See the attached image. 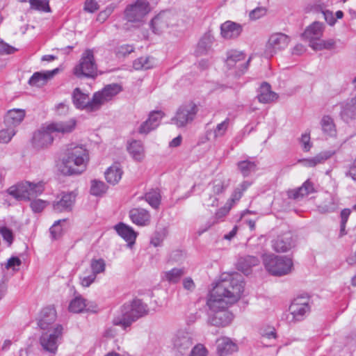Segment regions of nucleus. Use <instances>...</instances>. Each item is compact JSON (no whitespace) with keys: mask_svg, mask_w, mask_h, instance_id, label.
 <instances>
[{"mask_svg":"<svg viewBox=\"0 0 356 356\" xmlns=\"http://www.w3.org/2000/svg\"><path fill=\"white\" fill-rule=\"evenodd\" d=\"M173 22L172 14L163 11L155 16L150 22L154 33L160 34L163 32Z\"/></svg>","mask_w":356,"mask_h":356,"instance_id":"nucleus-17","label":"nucleus"},{"mask_svg":"<svg viewBox=\"0 0 356 356\" xmlns=\"http://www.w3.org/2000/svg\"><path fill=\"white\" fill-rule=\"evenodd\" d=\"M132 222L138 226L145 227L150 223L151 216L148 211L142 208H134L129 211Z\"/></svg>","mask_w":356,"mask_h":356,"instance_id":"nucleus-21","label":"nucleus"},{"mask_svg":"<svg viewBox=\"0 0 356 356\" xmlns=\"http://www.w3.org/2000/svg\"><path fill=\"white\" fill-rule=\"evenodd\" d=\"M243 289L244 283L241 275L223 273L221 275L207 297V305L209 309L208 325L225 327L232 323L234 316L228 307L240 299Z\"/></svg>","mask_w":356,"mask_h":356,"instance_id":"nucleus-1","label":"nucleus"},{"mask_svg":"<svg viewBox=\"0 0 356 356\" xmlns=\"http://www.w3.org/2000/svg\"><path fill=\"white\" fill-rule=\"evenodd\" d=\"M276 338V333L274 330H272L269 332H265L261 333V343H263L264 346H268V344H266L267 340H275Z\"/></svg>","mask_w":356,"mask_h":356,"instance_id":"nucleus-60","label":"nucleus"},{"mask_svg":"<svg viewBox=\"0 0 356 356\" xmlns=\"http://www.w3.org/2000/svg\"><path fill=\"white\" fill-rule=\"evenodd\" d=\"M259 264V259L254 256H245L238 259L237 261V269L245 275L251 273V268Z\"/></svg>","mask_w":356,"mask_h":356,"instance_id":"nucleus-33","label":"nucleus"},{"mask_svg":"<svg viewBox=\"0 0 356 356\" xmlns=\"http://www.w3.org/2000/svg\"><path fill=\"white\" fill-rule=\"evenodd\" d=\"M266 13V9L264 7H258L250 13L249 17L251 19L256 20L264 16Z\"/></svg>","mask_w":356,"mask_h":356,"instance_id":"nucleus-57","label":"nucleus"},{"mask_svg":"<svg viewBox=\"0 0 356 356\" xmlns=\"http://www.w3.org/2000/svg\"><path fill=\"white\" fill-rule=\"evenodd\" d=\"M238 351L237 344L229 337L217 340V353L219 356H228Z\"/></svg>","mask_w":356,"mask_h":356,"instance_id":"nucleus-22","label":"nucleus"},{"mask_svg":"<svg viewBox=\"0 0 356 356\" xmlns=\"http://www.w3.org/2000/svg\"><path fill=\"white\" fill-rule=\"evenodd\" d=\"M322 129L324 133L329 136H333L335 134L336 129L334 124L333 119L329 115H325L323 117L321 122Z\"/></svg>","mask_w":356,"mask_h":356,"instance_id":"nucleus-43","label":"nucleus"},{"mask_svg":"<svg viewBox=\"0 0 356 356\" xmlns=\"http://www.w3.org/2000/svg\"><path fill=\"white\" fill-rule=\"evenodd\" d=\"M232 207V203L227 202L224 207L220 208L215 213L213 219L209 220L204 225L202 226L197 231V234L201 235L213 225L216 224L219 220L223 218L229 211Z\"/></svg>","mask_w":356,"mask_h":356,"instance_id":"nucleus-28","label":"nucleus"},{"mask_svg":"<svg viewBox=\"0 0 356 356\" xmlns=\"http://www.w3.org/2000/svg\"><path fill=\"white\" fill-rule=\"evenodd\" d=\"M167 236V230L165 229H163L161 231L156 232L150 241L152 245L154 247L161 246L163 240Z\"/></svg>","mask_w":356,"mask_h":356,"instance_id":"nucleus-49","label":"nucleus"},{"mask_svg":"<svg viewBox=\"0 0 356 356\" xmlns=\"http://www.w3.org/2000/svg\"><path fill=\"white\" fill-rule=\"evenodd\" d=\"M277 94L271 90L270 84L266 82H264L261 85L257 95V98L259 102L268 104L277 99Z\"/></svg>","mask_w":356,"mask_h":356,"instance_id":"nucleus-31","label":"nucleus"},{"mask_svg":"<svg viewBox=\"0 0 356 356\" xmlns=\"http://www.w3.org/2000/svg\"><path fill=\"white\" fill-rule=\"evenodd\" d=\"M323 24L319 22H314L310 26H309L304 33L302 34V37L309 42L318 41L323 33Z\"/></svg>","mask_w":356,"mask_h":356,"instance_id":"nucleus-23","label":"nucleus"},{"mask_svg":"<svg viewBox=\"0 0 356 356\" xmlns=\"http://www.w3.org/2000/svg\"><path fill=\"white\" fill-rule=\"evenodd\" d=\"M207 353L206 348L202 344H198L193 347L189 356H207Z\"/></svg>","mask_w":356,"mask_h":356,"instance_id":"nucleus-59","label":"nucleus"},{"mask_svg":"<svg viewBox=\"0 0 356 356\" xmlns=\"http://www.w3.org/2000/svg\"><path fill=\"white\" fill-rule=\"evenodd\" d=\"M163 115L164 114L161 111H154L151 112L148 119L140 125L138 133L143 135L148 134L159 125L160 121Z\"/></svg>","mask_w":356,"mask_h":356,"instance_id":"nucleus-18","label":"nucleus"},{"mask_svg":"<svg viewBox=\"0 0 356 356\" xmlns=\"http://www.w3.org/2000/svg\"><path fill=\"white\" fill-rule=\"evenodd\" d=\"M238 168L243 177H248L251 172L256 170V164L254 162L245 160L238 163Z\"/></svg>","mask_w":356,"mask_h":356,"instance_id":"nucleus-44","label":"nucleus"},{"mask_svg":"<svg viewBox=\"0 0 356 356\" xmlns=\"http://www.w3.org/2000/svg\"><path fill=\"white\" fill-rule=\"evenodd\" d=\"M289 310V314L287 318L289 322L302 321L310 312L309 299L303 296L295 298Z\"/></svg>","mask_w":356,"mask_h":356,"instance_id":"nucleus-12","label":"nucleus"},{"mask_svg":"<svg viewBox=\"0 0 356 356\" xmlns=\"http://www.w3.org/2000/svg\"><path fill=\"white\" fill-rule=\"evenodd\" d=\"M58 71V69H54L51 71L44 72H35L30 78L29 83L33 86L40 87L44 86L49 79H51Z\"/></svg>","mask_w":356,"mask_h":356,"instance_id":"nucleus-32","label":"nucleus"},{"mask_svg":"<svg viewBox=\"0 0 356 356\" xmlns=\"http://www.w3.org/2000/svg\"><path fill=\"white\" fill-rule=\"evenodd\" d=\"M106 191V186L103 181L92 180L91 182L90 193L93 195H100Z\"/></svg>","mask_w":356,"mask_h":356,"instance_id":"nucleus-46","label":"nucleus"},{"mask_svg":"<svg viewBox=\"0 0 356 356\" xmlns=\"http://www.w3.org/2000/svg\"><path fill=\"white\" fill-rule=\"evenodd\" d=\"M271 244L276 252H286L295 247V240L291 232H286L277 235Z\"/></svg>","mask_w":356,"mask_h":356,"instance_id":"nucleus-16","label":"nucleus"},{"mask_svg":"<svg viewBox=\"0 0 356 356\" xmlns=\"http://www.w3.org/2000/svg\"><path fill=\"white\" fill-rule=\"evenodd\" d=\"M134 48L129 44H122L116 49L115 53L118 57H124L133 52Z\"/></svg>","mask_w":356,"mask_h":356,"instance_id":"nucleus-56","label":"nucleus"},{"mask_svg":"<svg viewBox=\"0 0 356 356\" xmlns=\"http://www.w3.org/2000/svg\"><path fill=\"white\" fill-rule=\"evenodd\" d=\"M86 300L81 296H76L69 305V310L73 313H81L86 307Z\"/></svg>","mask_w":356,"mask_h":356,"instance_id":"nucleus-42","label":"nucleus"},{"mask_svg":"<svg viewBox=\"0 0 356 356\" xmlns=\"http://www.w3.org/2000/svg\"><path fill=\"white\" fill-rule=\"evenodd\" d=\"M250 61V58L246 60L243 52L232 50L227 53L226 65L229 70H234V74L239 76L246 71Z\"/></svg>","mask_w":356,"mask_h":356,"instance_id":"nucleus-13","label":"nucleus"},{"mask_svg":"<svg viewBox=\"0 0 356 356\" xmlns=\"http://www.w3.org/2000/svg\"><path fill=\"white\" fill-rule=\"evenodd\" d=\"M122 175V171L119 164L115 163L109 167L105 172V178L107 182L115 185L121 179Z\"/></svg>","mask_w":356,"mask_h":356,"instance_id":"nucleus-37","label":"nucleus"},{"mask_svg":"<svg viewBox=\"0 0 356 356\" xmlns=\"http://www.w3.org/2000/svg\"><path fill=\"white\" fill-rule=\"evenodd\" d=\"M148 312L147 305L140 299H135L131 302L122 305L120 314L113 318V324L125 329L138 318L146 316Z\"/></svg>","mask_w":356,"mask_h":356,"instance_id":"nucleus-4","label":"nucleus"},{"mask_svg":"<svg viewBox=\"0 0 356 356\" xmlns=\"http://www.w3.org/2000/svg\"><path fill=\"white\" fill-rule=\"evenodd\" d=\"M340 106V116L343 121L349 122L356 120V95L341 102Z\"/></svg>","mask_w":356,"mask_h":356,"instance_id":"nucleus-20","label":"nucleus"},{"mask_svg":"<svg viewBox=\"0 0 356 356\" xmlns=\"http://www.w3.org/2000/svg\"><path fill=\"white\" fill-rule=\"evenodd\" d=\"M229 121V119L227 118L223 122H222L221 123L218 124L216 126V128L215 129V130L213 131L214 138H216L218 137H221L225 134V132L227 129V127H228Z\"/></svg>","mask_w":356,"mask_h":356,"instance_id":"nucleus-53","label":"nucleus"},{"mask_svg":"<svg viewBox=\"0 0 356 356\" xmlns=\"http://www.w3.org/2000/svg\"><path fill=\"white\" fill-rule=\"evenodd\" d=\"M250 185L251 183L248 181H243L239 186L235 189L230 201L234 202L236 200H238L241 197L243 192L245 191Z\"/></svg>","mask_w":356,"mask_h":356,"instance_id":"nucleus-52","label":"nucleus"},{"mask_svg":"<svg viewBox=\"0 0 356 356\" xmlns=\"http://www.w3.org/2000/svg\"><path fill=\"white\" fill-rule=\"evenodd\" d=\"M74 201L75 194L73 192L63 193L60 200L53 203V209L57 213L71 211Z\"/></svg>","mask_w":356,"mask_h":356,"instance_id":"nucleus-25","label":"nucleus"},{"mask_svg":"<svg viewBox=\"0 0 356 356\" xmlns=\"http://www.w3.org/2000/svg\"><path fill=\"white\" fill-rule=\"evenodd\" d=\"M171 342L174 351L177 355H183L193 345V338L187 328H181L174 333Z\"/></svg>","mask_w":356,"mask_h":356,"instance_id":"nucleus-11","label":"nucleus"},{"mask_svg":"<svg viewBox=\"0 0 356 356\" xmlns=\"http://www.w3.org/2000/svg\"><path fill=\"white\" fill-rule=\"evenodd\" d=\"M65 219L58 220L50 227L49 232L53 239H58L62 235L63 228L60 224L61 222H65Z\"/></svg>","mask_w":356,"mask_h":356,"instance_id":"nucleus-50","label":"nucleus"},{"mask_svg":"<svg viewBox=\"0 0 356 356\" xmlns=\"http://www.w3.org/2000/svg\"><path fill=\"white\" fill-rule=\"evenodd\" d=\"M334 154V151H325L321 152L314 157L310 159H299L298 162L305 167H314L318 163H323Z\"/></svg>","mask_w":356,"mask_h":356,"instance_id":"nucleus-35","label":"nucleus"},{"mask_svg":"<svg viewBox=\"0 0 356 356\" xmlns=\"http://www.w3.org/2000/svg\"><path fill=\"white\" fill-rule=\"evenodd\" d=\"M122 88L117 83L106 85L102 90L95 92L90 99L88 94L83 92L79 88L72 93L73 104L76 108L87 112H95L112 100L120 91Z\"/></svg>","mask_w":356,"mask_h":356,"instance_id":"nucleus-2","label":"nucleus"},{"mask_svg":"<svg viewBox=\"0 0 356 356\" xmlns=\"http://www.w3.org/2000/svg\"><path fill=\"white\" fill-rule=\"evenodd\" d=\"M56 319V312L53 307H45L41 312L40 318L38 325L40 329L48 331L52 330L56 325L54 322Z\"/></svg>","mask_w":356,"mask_h":356,"instance_id":"nucleus-19","label":"nucleus"},{"mask_svg":"<svg viewBox=\"0 0 356 356\" xmlns=\"http://www.w3.org/2000/svg\"><path fill=\"white\" fill-rule=\"evenodd\" d=\"M16 134V130L11 127H7L0 131V143H8Z\"/></svg>","mask_w":356,"mask_h":356,"instance_id":"nucleus-51","label":"nucleus"},{"mask_svg":"<svg viewBox=\"0 0 356 356\" xmlns=\"http://www.w3.org/2000/svg\"><path fill=\"white\" fill-rule=\"evenodd\" d=\"M47 204L48 202L40 199H36L31 202L30 206L33 212L39 213L41 212L47 206Z\"/></svg>","mask_w":356,"mask_h":356,"instance_id":"nucleus-54","label":"nucleus"},{"mask_svg":"<svg viewBox=\"0 0 356 356\" xmlns=\"http://www.w3.org/2000/svg\"><path fill=\"white\" fill-rule=\"evenodd\" d=\"M127 149L135 160L141 161L143 159L144 148L141 141L133 140L129 143Z\"/></svg>","mask_w":356,"mask_h":356,"instance_id":"nucleus-39","label":"nucleus"},{"mask_svg":"<svg viewBox=\"0 0 356 356\" xmlns=\"http://www.w3.org/2000/svg\"><path fill=\"white\" fill-rule=\"evenodd\" d=\"M300 142L305 152H309L312 147V144L310 142L309 134H303L300 138Z\"/></svg>","mask_w":356,"mask_h":356,"instance_id":"nucleus-58","label":"nucleus"},{"mask_svg":"<svg viewBox=\"0 0 356 356\" xmlns=\"http://www.w3.org/2000/svg\"><path fill=\"white\" fill-rule=\"evenodd\" d=\"M105 266V262L102 259H92L90 263L91 273L97 276V274L104 272Z\"/></svg>","mask_w":356,"mask_h":356,"instance_id":"nucleus-48","label":"nucleus"},{"mask_svg":"<svg viewBox=\"0 0 356 356\" xmlns=\"http://www.w3.org/2000/svg\"><path fill=\"white\" fill-rule=\"evenodd\" d=\"M221 35L225 39H233L238 37L242 32L241 24L227 21L220 26Z\"/></svg>","mask_w":356,"mask_h":356,"instance_id":"nucleus-27","label":"nucleus"},{"mask_svg":"<svg viewBox=\"0 0 356 356\" xmlns=\"http://www.w3.org/2000/svg\"><path fill=\"white\" fill-rule=\"evenodd\" d=\"M63 326L56 325L52 330L43 332L40 338V343L42 348L50 353L55 354L63 335Z\"/></svg>","mask_w":356,"mask_h":356,"instance_id":"nucleus-10","label":"nucleus"},{"mask_svg":"<svg viewBox=\"0 0 356 356\" xmlns=\"http://www.w3.org/2000/svg\"><path fill=\"white\" fill-rule=\"evenodd\" d=\"M115 229L122 238L128 242L129 245H131L135 243L137 233L131 227L123 222H120L115 226Z\"/></svg>","mask_w":356,"mask_h":356,"instance_id":"nucleus-30","label":"nucleus"},{"mask_svg":"<svg viewBox=\"0 0 356 356\" xmlns=\"http://www.w3.org/2000/svg\"><path fill=\"white\" fill-rule=\"evenodd\" d=\"M53 140L52 132L48 129L47 125L33 133L31 144L35 149H41L48 147Z\"/></svg>","mask_w":356,"mask_h":356,"instance_id":"nucleus-15","label":"nucleus"},{"mask_svg":"<svg viewBox=\"0 0 356 356\" xmlns=\"http://www.w3.org/2000/svg\"><path fill=\"white\" fill-rule=\"evenodd\" d=\"M25 117V111L19 108L9 110L5 118L4 123L6 127L16 128L23 121Z\"/></svg>","mask_w":356,"mask_h":356,"instance_id":"nucleus-26","label":"nucleus"},{"mask_svg":"<svg viewBox=\"0 0 356 356\" xmlns=\"http://www.w3.org/2000/svg\"><path fill=\"white\" fill-rule=\"evenodd\" d=\"M0 233L3 239L8 243V245H10L13 243V236L10 229L7 227H2L0 229Z\"/></svg>","mask_w":356,"mask_h":356,"instance_id":"nucleus-61","label":"nucleus"},{"mask_svg":"<svg viewBox=\"0 0 356 356\" xmlns=\"http://www.w3.org/2000/svg\"><path fill=\"white\" fill-rule=\"evenodd\" d=\"M219 199L216 195L209 193L203 200V204L207 207H215L218 205Z\"/></svg>","mask_w":356,"mask_h":356,"instance_id":"nucleus-55","label":"nucleus"},{"mask_svg":"<svg viewBox=\"0 0 356 356\" xmlns=\"http://www.w3.org/2000/svg\"><path fill=\"white\" fill-rule=\"evenodd\" d=\"M145 200L153 208H158L160 204L161 196L159 192L157 190H152L147 193L145 195Z\"/></svg>","mask_w":356,"mask_h":356,"instance_id":"nucleus-45","label":"nucleus"},{"mask_svg":"<svg viewBox=\"0 0 356 356\" xmlns=\"http://www.w3.org/2000/svg\"><path fill=\"white\" fill-rule=\"evenodd\" d=\"M150 6L147 0H137L128 5L124 12V19L138 27L144 22L145 16L150 12Z\"/></svg>","mask_w":356,"mask_h":356,"instance_id":"nucleus-7","label":"nucleus"},{"mask_svg":"<svg viewBox=\"0 0 356 356\" xmlns=\"http://www.w3.org/2000/svg\"><path fill=\"white\" fill-rule=\"evenodd\" d=\"M290 42L289 38L281 33L273 34L268 39L266 46L265 55L272 57L277 51L285 49Z\"/></svg>","mask_w":356,"mask_h":356,"instance_id":"nucleus-14","label":"nucleus"},{"mask_svg":"<svg viewBox=\"0 0 356 356\" xmlns=\"http://www.w3.org/2000/svg\"><path fill=\"white\" fill-rule=\"evenodd\" d=\"M321 14L323 16L325 20L330 25L332 26L335 24L336 19L334 17L333 13L328 10H323L321 9Z\"/></svg>","mask_w":356,"mask_h":356,"instance_id":"nucleus-62","label":"nucleus"},{"mask_svg":"<svg viewBox=\"0 0 356 356\" xmlns=\"http://www.w3.org/2000/svg\"><path fill=\"white\" fill-rule=\"evenodd\" d=\"M99 8L97 3L95 0H86L84 10L89 13H94Z\"/></svg>","mask_w":356,"mask_h":356,"instance_id":"nucleus-64","label":"nucleus"},{"mask_svg":"<svg viewBox=\"0 0 356 356\" xmlns=\"http://www.w3.org/2000/svg\"><path fill=\"white\" fill-rule=\"evenodd\" d=\"M88 161V152L83 146L70 144L65 150L58 169L65 175H79L86 169Z\"/></svg>","mask_w":356,"mask_h":356,"instance_id":"nucleus-3","label":"nucleus"},{"mask_svg":"<svg viewBox=\"0 0 356 356\" xmlns=\"http://www.w3.org/2000/svg\"><path fill=\"white\" fill-rule=\"evenodd\" d=\"M213 42V36L210 32L206 33L200 40L195 54L196 56H202L206 54L211 47Z\"/></svg>","mask_w":356,"mask_h":356,"instance_id":"nucleus-36","label":"nucleus"},{"mask_svg":"<svg viewBox=\"0 0 356 356\" xmlns=\"http://www.w3.org/2000/svg\"><path fill=\"white\" fill-rule=\"evenodd\" d=\"M198 111V106L193 102L182 104L172 118V122L177 127H184L194 120Z\"/></svg>","mask_w":356,"mask_h":356,"instance_id":"nucleus-9","label":"nucleus"},{"mask_svg":"<svg viewBox=\"0 0 356 356\" xmlns=\"http://www.w3.org/2000/svg\"><path fill=\"white\" fill-rule=\"evenodd\" d=\"M156 65V60L150 56L140 57L133 63V67L136 70H149L154 67Z\"/></svg>","mask_w":356,"mask_h":356,"instance_id":"nucleus-38","label":"nucleus"},{"mask_svg":"<svg viewBox=\"0 0 356 356\" xmlns=\"http://www.w3.org/2000/svg\"><path fill=\"white\" fill-rule=\"evenodd\" d=\"M76 125L75 119L72 118L67 121H59L48 124V129L53 133L66 134L72 132Z\"/></svg>","mask_w":356,"mask_h":356,"instance_id":"nucleus-24","label":"nucleus"},{"mask_svg":"<svg viewBox=\"0 0 356 356\" xmlns=\"http://www.w3.org/2000/svg\"><path fill=\"white\" fill-rule=\"evenodd\" d=\"M263 263L266 270L275 276L286 275L293 268V261L290 257L273 254L264 255Z\"/></svg>","mask_w":356,"mask_h":356,"instance_id":"nucleus-6","label":"nucleus"},{"mask_svg":"<svg viewBox=\"0 0 356 356\" xmlns=\"http://www.w3.org/2000/svg\"><path fill=\"white\" fill-rule=\"evenodd\" d=\"M336 42L333 39L327 40H319L317 42H312L309 47L315 51H321L323 49L330 50L335 47Z\"/></svg>","mask_w":356,"mask_h":356,"instance_id":"nucleus-40","label":"nucleus"},{"mask_svg":"<svg viewBox=\"0 0 356 356\" xmlns=\"http://www.w3.org/2000/svg\"><path fill=\"white\" fill-rule=\"evenodd\" d=\"M314 184L309 179L303 183V184L296 188L288 192L289 197L294 200H300L309 194L315 193Z\"/></svg>","mask_w":356,"mask_h":356,"instance_id":"nucleus-29","label":"nucleus"},{"mask_svg":"<svg viewBox=\"0 0 356 356\" xmlns=\"http://www.w3.org/2000/svg\"><path fill=\"white\" fill-rule=\"evenodd\" d=\"M44 189V184L42 181H21L9 187L7 193L17 200H29L42 194Z\"/></svg>","mask_w":356,"mask_h":356,"instance_id":"nucleus-5","label":"nucleus"},{"mask_svg":"<svg viewBox=\"0 0 356 356\" xmlns=\"http://www.w3.org/2000/svg\"><path fill=\"white\" fill-rule=\"evenodd\" d=\"M184 275V270L182 268H172L164 273V279L169 283H177Z\"/></svg>","mask_w":356,"mask_h":356,"instance_id":"nucleus-41","label":"nucleus"},{"mask_svg":"<svg viewBox=\"0 0 356 356\" xmlns=\"http://www.w3.org/2000/svg\"><path fill=\"white\" fill-rule=\"evenodd\" d=\"M29 3L32 9L44 12L50 11L47 0H29Z\"/></svg>","mask_w":356,"mask_h":356,"instance_id":"nucleus-47","label":"nucleus"},{"mask_svg":"<svg viewBox=\"0 0 356 356\" xmlns=\"http://www.w3.org/2000/svg\"><path fill=\"white\" fill-rule=\"evenodd\" d=\"M97 64L95 60L92 50H86L79 60V63L74 68V74L79 78L95 77L97 76Z\"/></svg>","mask_w":356,"mask_h":356,"instance_id":"nucleus-8","label":"nucleus"},{"mask_svg":"<svg viewBox=\"0 0 356 356\" xmlns=\"http://www.w3.org/2000/svg\"><path fill=\"white\" fill-rule=\"evenodd\" d=\"M183 287L185 290L192 292L195 289V284L191 277H186L182 282Z\"/></svg>","mask_w":356,"mask_h":356,"instance_id":"nucleus-63","label":"nucleus"},{"mask_svg":"<svg viewBox=\"0 0 356 356\" xmlns=\"http://www.w3.org/2000/svg\"><path fill=\"white\" fill-rule=\"evenodd\" d=\"M339 207V199L332 194H327L324 201L318 206V211L321 213H332Z\"/></svg>","mask_w":356,"mask_h":356,"instance_id":"nucleus-34","label":"nucleus"}]
</instances>
